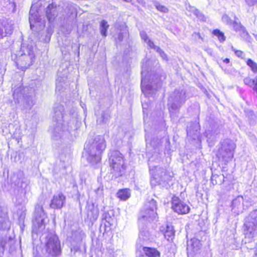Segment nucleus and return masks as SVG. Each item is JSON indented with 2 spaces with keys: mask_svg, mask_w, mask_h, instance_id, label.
<instances>
[{
  "mask_svg": "<svg viewBox=\"0 0 257 257\" xmlns=\"http://www.w3.org/2000/svg\"><path fill=\"white\" fill-rule=\"evenodd\" d=\"M123 1L126 2H130L131 0H123Z\"/></svg>",
  "mask_w": 257,
  "mask_h": 257,
  "instance_id": "58",
  "label": "nucleus"
},
{
  "mask_svg": "<svg viewBox=\"0 0 257 257\" xmlns=\"http://www.w3.org/2000/svg\"><path fill=\"white\" fill-rule=\"evenodd\" d=\"M46 252L51 256H58L61 254L60 243L58 237L55 234H49L46 237Z\"/></svg>",
  "mask_w": 257,
  "mask_h": 257,
  "instance_id": "13",
  "label": "nucleus"
},
{
  "mask_svg": "<svg viewBox=\"0 0 257 257\" xmlns=\"http://www.w3.org/2000/svg\"><path fill=\"white\" fill-rule=\"evenodd\" d=\"M106 146V142L102 136H97L92 140L89 141L85 144L84 148L88 155L87 161L92 164L99 162Z\"/></svg>",
  "mask_w": 257,
  "mask_h": 257,
  "instance_id": "5",
  "label": "nucleus"
},
{
  "mask_svg": "<svg viewBox=\"0 0 257 257\" xmlns=\"http://www.w3.org/2000/svg\"><path fill=\"white\" fill-rule=\"evenodd\" d=\"M187 99L186 90L183 88L175 89L168 98V106L170 114L177 113Z\"/></svg>",
  "mask_w": 257,
  "mask_h": 257,
  "instance_id": "8",
  "label": "nucleus"
},
{
  "mask_svg": "<svg viewBox=\"0 0 257 257\" xmlns=\"http://www.w3.org/2000/svg\"><path fill=\"white\" fill-rule=\"evenodd\" d=\"M172 207L178 214H185L190 211V207L178 197L174 196L172 199Z\"/></svg>",
  "mask_w": 257,
  "mask_h": 257,
  "instance_id": "17",
  "label": "nucleus"
},
{
  "mask_svg": "<svg viewBox=\"0 0 257 257\" xmlns=\"http://www.w3.org/2000/svg\"><path fill=\"white\" fill-rule=\"evenodd\" d=\"M245 1L246 4L250 7L257 4V0H245Z\"/></svg>",
  "mask_w": 257,
  "mask_h": 257,
  "instance_id": "50",
  "label": "nucleus"
},
{
  "mask_svg": "<svg viewBox=\"0 0 257 257\" xmlns=\"http://www.w3.org/2000/svg\"><path fill=\"white\" fill-rule=\"evenodd\" d=\"M236 145L233 141L225 139L221 143V147L218 149L217 155L219 160L225 163L230 161L233 157V152Z\"/></svg>",
  "mask_w": 257,
  "mask_h": 257,
  "instance_id": "10",
  "label": "nucleus"
},
{
  "mask_svg": "<svg viewBox=\"0 0 257 257\" xmlns=\"http://www.w3.org/2000/svg\"><path fill=\"white\" fill-rule=\"evenodd\" d=\"M148 221H144L143 223H140V217H139V237L140 241L141 240L147 241L151 239V234L148 230L146 224Z\"/></svg>",
  "mask_w": 257,
  "mask_h": 257,
  "instance_id": "22",
  "label": "nucleus"
},
{
  "mask_svg": "<svg viewBox=\"0 0 257 257\" xmlns=\"http://www.w3.org/2000/svg\"><path fill=\"white\" fill-rule=\"evenodd\" d=\"M140 36L142 40H143L146 43L148 42V37L147 33L144 31L140 32Z\"/></svg>",
  "mask_w": 257,
  "mask_h": 257,
  "instance_id": "46",
  "label": "nucleus"
},
{
  "mask_svg": "<svg viewBox=\"0 0 257 257\" xmlns=\"http://www.w3.org/2000/svg\"><path fill=\"white\" fill-rule=\"evenodd\" d=\"M223 62L226 63V64H228L230 62V60L228 58H225L224 60H223Z\"/></svg>",
  "mask_w": 257,
  "mask_h": 257,
  "instance_id": "56",
  "label": "nucleus"
},
{
  "mask_svg": "<svg viewBox=\"0 0 257 257\" xmlns=\"http://www.w3.org/2000/svg\"><path fill=\"white\" fill-rule=\"evenodd\" d=\"M161 141L159 139H153L150 141V145L153 148L154 155L149 159L148 164L150 167L151 174L153 177L151 180V183L153 186L156 185H161L163 187L168 188L169 186V182L171 180L172 176L170 172H167L164 168L159 167L153 164L154 161V156L160 154V146L161 145Z\"/></svg>",
  "mask_w": 257,
  "mask_h": 257,
  "instance_id": "2",
  "label": "nucleus"
},
{
  "mask_svg": "<svg viewBox=\"0 0 257 257\" xmlns=\"http://www.w3.org/2000/svg\"><path fill=\"white\" fill-rule=\"evenodd\" d=\"M148 45V46L151 48L155 50L156 52L158 51V48H160L159 47L155 45L153 41L151 40H148V42H146Z\"/></svg>",
  "mask_w": 257,
  "mask_h": 257,
  "instance_id": "43",
  "label": "nucleus"
},
{
  "mask_svg": "<svg viewBox=\"0 0 257 257\" xmlns=\"http://www.w3.org/2000/svg\"><path fill=\"white\" fill-rule=\"evenodd\" d=\"M201 244L200 241L195 238L191 239L187 242V251L188 257H193L200 250Z\"/></svg>",
  "mask_w": 257,
  "mask_h": 257,
  "instance_id": "20",
  "label": "nucleus"
},
{
  "mask_svg": "<svg viewBox=\"0 0 257 257\" xmlns=\"http://www.w3.org/2000/svg\"><path fill=\"white\" fill-rule=\"evenodd\" d=\"M245 113L249 123L251 125L254 124L257 121V112H254L250 109H246Z\"/></svg>",
  "mask_w": 257,
  "mask_h": 257,
  "instance_id": "29",
  "label": "nucleus"
},
{
  "mask_svg": "<svg viewBox=\"0 0 257 257\" xmlns=\"http://www.w3.org/2000/svg\"><path fill=\"white\" fill-rule=\"evenodd\" d=\"M29 23L31 29L34 31H39L44 26V22L42 21L38 12L35 11L32 8L30 11Z\"/></svg>",
  "mask_w": 257,
  "mask_h": 257,
  "instance_id": "16",
  "label": "nucleus"
},
{
  "mask_svg": "<svg viewBox=\"0 0 257 257\" xmlns=\"http://www.w3.org/2000/svg\"><path fill=\"white\" fill-rule=\"evenodd\" d=\"M60 160L62 161V155H61L60 156Z\"/></svg>",
  "mask_w": 257,
  "mask_h": 257,
  "instance_id": "60",
  "label": "nucleus"
},
{
  "mask_svg": "<svg viewBox=\"0 0 257 257\" xmlns=\"http://www.w3.org/2000/svg\"><path fill=\"white\" fill-rule=\"evenodd\" d=\"M11 226V222L8 216V211L6 207L0 205V229L8 230Z\"/></svg>",
  "mask_w": 257,
  "mask_h": 257,
  "instance_id": "21",
  "label": "nucleus"
},
{
  "mask_svg": "<svg viewBox=\"0 0 257 257\" xmlns=\"http://www.w3.org/2000/svg\"><path fill=\"white\" fill-rule=\"evenodd\" d=\"M141 243L137 242L136 257H160L161 252L155 247L143 246V252L139 250L141 248Z\"/></svg>",
  "mask_w": 257,
  "mask_h": 257,
  "instance_id": "14",
  "label": "nucleus"
},
{
  "mask_svg": "<svg viewBox=\"0 0 257 257\" xmlns=\"http://www.w3.org/2000/svg\"><path fill=\"white\" fill-rule=\"evenodd\" d=\"M212 34L217 37L220 42L222 43L225 41V37L224 33L218 29H215L213 31Z\"/></svg>",
  "mask_w": 257,
  "mask_h": 257,
  "instance_id": "36",
  "label": "nucleus"
},
{
  "mask_svg": "<svg viewBox=\"0 0 257 257\" xmlns=\"http://www.w3.org/2000/svg\"><path fill=\"white\" fill-rule=\"evenodd\" d=\"M193 13L196 16L197 18L200 19L201 20L205 21L204 16L201 13H200V11L197 9H195Z\"/></svg>",
  "mask_w": 257,
  "mask_h": 257,
  "instance_id": "42",
  "label": "nucleus"
},
{
  "mask_svg": "<svg viewBox=\"0 0 257 257\" xmlns=\"http://www.w3.org/2000/svg\"><path fill=\"white\" fill-rule=\"evenodd\" d=\"M109 28V25L105 20H102L100 22L99 30L101 35L103 37L107 36V29Z\"/></svg>",
  "mask_w": 257,
  "mask_h": 257,
  "instance_id": "31",
  "label": "nucleus"
},
{
  "mask_svg": "<svg viewBox=\"0 0 257 257\" xmlns=\"http://www.w3.org/2000/svg\"><path fill=\"white\" fill-rule=\"evenodd\" d=\"M47 215L45 213L42 205L38 203L35 206L33 215V224L37 231H42L45 228Z\"/></svg>",
  "mask_w": 257,
  "mask_h": 257,
  "instance_id": "12",
  "label": "nucleus"
},
{
  "mask_svg": "<svg viewBox=\"0 0 257 257\" xmlns=\"http://www.w3.org/2000/svg\"><path fill=\"white\" fill-rule=\"evenodd\" d=\"M127 37V30H124L123 32H120L118 35V40L119 41H122L123 39V36Z\"/></svg>",
  "mask_w": 257,
  "mask_h": 257,
  "instance_id": "44",
  "label": "nucleus"
},
{
  "mask_svg": "<svg viewBox=\"0 0 257 257\" xmlns=\"http://www.w3.org/2000/svg\"><path fill=\"white\" fill-rule=\"evenodd\" d=\"M155 6L156 9L161 12L166 13L168 12V9L166 7L161 5L158 2L155 3Z\"/></svg>",
  "mask_w": 257,
  "mask_h": 257,
  "instance_id": "41",
  "label": "nucleus"
},
{
  "mask_svg": "<svg viewBox=\"0 0 257 257\" xmlns=\"http://www.w3.org/2000/svg\"><path fill=\"white\" fill-rule=\"evenodd\" d=\"M157 52L159 54L160 56L164 60L167 61V55L161 48H158V51Z\"/></svg>",
  "mask_w": 257,
  "mask_h": 257,
  "instance_id": "45",
  "label": "nucleus"
},
{
  "mask_svg": "<svg viewBox=\"0 0 257 257\" xmlns=\"http://www.w3.org/2000/svg\"><path fill=\"white\" fill-rule=\"evenodd\" d=\"M84 233L81 231H75L72 232V238L76 242V244L71 243V251L75 254L80 249V245L78 244L82 239V235Z\"/></svg>",
  "mask_w": 257,
  "mask_h": 257,
  "instance_id": "25",
  "label": "nucleus"
},
{
  "mask_svg": "<svg viewBox=\"0 0 257 257\" xmlns=\"http://www.w3.org/2000/svg\"><path fill=\"white\" fill-rule=\"evenodd\" d=\"M175 235V231L172 226L167 225L166 230L164 233L165 238L168 241H172Z\"/></svg>",
  "mask_w": 257,
  "mask_h": 257,
  "instance_id": "30",
  "label": "nucleus"
},
{
  "mask_svg": "<svg viewBox=\"0 0 257 257\" xmlns=\"http://www.w3.org/2000/svg\"><path fill=\"white\" fill-rule=\"evenodd\" d=\"M109 117L110 116L108 114L103 112L101 116L97 118V122L98 124L106 123L109 119Z\"/></svg>",
  "mask_w": 257,
  "mask_h": 257,
  "instance_id": "34",
  "label": "nucleus"
},
{
  "mask_svg": "<svg viewBox=\"0 0 257 257\" xmlns=\"http://www.w3.org/2000/svg\"><path fill=\"white\" fill-rule=\"evenodd\" d=\"M200 126L198 122L195 121L189 123L187 127V138L189 140L201 141L200 136Z\"/></svg>",
  "mask_w": 257,
  "mask_h": 257,
  "instance_id": "15",
  "label": "nucleus"
},
{
  "mask_svg": "<svg viewBox=\"0 0 257 257\" xmlns=\"http://www.w3.org/2000/svg\"><path fill=\"white\" fill-rule=\"evenodd\" d=\"M103 188L99 187L95 190V192L97 195H101L102 193Z\"/></svg>",
  "mask_w": 257,
  "mask_h": 257,
  "instance_id": "53",
  "label": "nucleus"
},
{
  "mask_svg": "<svg viewBox=\"0 0 257 257\" xmlns=\"http://www.w3.org/2000/svg\"><path fill=\"white\" fill-rule=\"evenodd\" d=\"M157 160H158V161H159L160 160V158L159 157H158V158H157Z\"/></svg>",
  "mask_w": 257,
  "mask_h": 257,
  "instance_id": "62",
  "label": "nucleus"
},
{
  "mask_svg": "<svg viewBox=\"0 0 257 257\" xmlns=\"http://www.w3.org/2000/svg\"><path fill=\"white\" fill-rule=\"evenodd\" d=\"M247 65L250 68L251 70L254 73H257V63L254 62L250 58L247 59L246 61Z\"/></svg>",
  "mask_w": 257,
  "mask_h": 257,
  "instance_id": "35",
  "label": "nucleus"
},
{
  "mask_svg": "<svg viewBox=\"0 0 257 257\" xmlns=\"http://www.w3.org/2000/svg\"><path fill=\"white\" fill-rule=\"evenodd\" d=\"M150 64V61L143 62L142 66V80L141 88L143 93L147 97H154L158 89L162 86V82L160 81L158 74L150 76V80L146 77L149 73V68L148 66Z\"/></svg>",
  "mask_w": 257,
  "mask_h": 257,
  "instance_id": "4",
  "label": "nucleus"
},
{
  "mask_svg": "<svg viewBox=\"0 0 257 257\" xmlns=\"http://www.w3.org/2000/svg\"><path fill=\"white\" fill-rule=\"evenodd\" d=\"M66 158H67L68 159L69 158V155H68L67 156H66Z\"/></svg>",
  "mask_w": 257,
  "mask_h": 257,
  "instance_id": "61",
  "label": "nucleus"
},
{
  "mask_svg": "<svg viewBox=\"0 0 257 257\" xmlns=\"http://www.w3.org/2000/svg\"><path fill=\"white\" fill-rule=\"evenodd\" d=\"M232 50L235 52V55L238 57L241 58L243 55V52L240 50H235L233 47H232Z\"/></svg>",
  "mask_w": 257,
  "mask_h": 257,
  "instance_id": "51",
  "label": "nucleus"
},
{
  "mask_svg": "<svg viewBox=\"0 0 257 257\" xmlns=\"http://www.w3.org/2000/svg\"><path fill=\"white\" fill-rule=\"evenodd\" d=\"M243 82L244 84L253 89L254 87V79H251L250 77H247L244 78Z\"/></svg>",
  "mask_w": 257,
  "mask_h": 257,
  "instance_id": "39",
  "label": "nucleus"
},
{
  "mask_svg": "<svg viewBox=\"0 0 257 257\" xmlns=\"http://www.w3.org/2000/svg\"><path fill=\"white\" fill-rule=\"evenodd\" d=\"M239 32L241 33V36L242 37L246 38L249 36L248 32L246 31L244 27H243Z\"/></svg>",
  "mask_w": 257,
  "mask_h": 257,
  "instance_id": "49",
  "label": "nucleus"
},
{
  "mask_svg": "<svg viewBox=\"0 0 257 257\" xmlns=\"http://www.w3.org/2000/svg\"><path fill=\"white\" fill-rule=\"evenodd\" d=\"M108 163L110 173L115 178L120 177L124 172L125 166L122 155L118 151H112L108 154Z\"/></svg>",
  "mask_w": 257,
  "mask_h": 257,
  "instance_id": "7",
  "label": "nucleus"
},
{
  "mask_svg": "<svg viewBox=\"0 0 257 257\" xmlns=\"http://www.w3.org/2000/svg\"><path fill=\"white\" fill-rule=\"evenodd\" d=\"M253 90H257V75L254 78Z\"/></svg>",
  "mask_w": 257,
  "mask_h": 257,
  "instance_id": "54",
  "label": "nucleus"
},
{
  "mask_svg": "<svg viewBox=\"0 0 257 257\" xmlns=\"http://www.w3.org/2000/svg\"><path fill=\"white\" fill-rule=\"evenodd\" d=\"M3 29L5 30L4 33L6 36L7 35H11L14 29L13 24L11 22L10 23L8 22H5L3 23Z\"/></svg>",
  "mask_w": 257,
  "mask_h": 257,
  "instance_id": "32",
  "label": "nucleus"
},
{
  "mask_svg": "<svg viewBox=\"0 0 257 257\" xmlns=\"http://www.w3.org/2000/svg\"><path fill=\"white\" fill-rule=\"evenodd\" d=\"M146 143H147V147L148 148V144H149V142L150 141L149 139H148V137H146Z\"/></svg>",
  "mask_w": 257,
  "mask_h": 257,
  "instance_id": "57",
  "label": "nucleus"
},
{
  "mask_svg": "<svg viewBox=\"0 0 257 257\" xmlns=\"http://www.w3.org/2000/svg\"><path fill=\"white\" fill-rule=\"evenodd\" d=\"M222 19L223 22L226 23V24L228 25H230L232 22V21L230 20L227 15H223L222 16Z\"/></svg>",
  "mask_w": 257,
  "mask_h": 257,
  "instance_id": "47",
  "label": "nucleus"
},
{
  "mask_svg": "<svg viewBox=\"0 0 257 257\" xmlns=\"http://www.w3.org/2000/svg\"><path fill=\"white\" fill-rule=\"evenodd\" d=\"M102 219L110 224L112 218L108 212H104L102 216Z\"/></svg>",
  "mask_w": 257,
  "mask_h": 257,
  "instance_id": "40",
  "label": "nucleus"
},
{
  "mask_svg": "<svg viewBox=\"0 0 257 257\" xmlns=\"http://www.w3.org/2000/svg\"><path fill=\"white\" fill-rule=\"evenodd\" d=\"M15 240L14 237L7 235L3 236L0 235V257H2L4 250L6 248L9 247V250L11 251L14 249Z\"/></svg>",
  "mask_w": 257,
  "mask_h": 257,
  "instance_id": "19",
  "label": "nucleus"
},
{
  "mask_svg": "<svg viewBox=\"0 0 257 257\" xmlns=\"http://www.w3.org/2000/svg\"><path fill=\"white\" fill-rule=\"evenodd\" d=\"M99 215V211L97 208L94 207V205H88L87 207V217L91 222L95 221Z\"/></svg>",
  "mask_w": 257,
  "mask_h": 257,
  "instance_id": "27",
  "label": "nucleus"
},
{
  "mask_svg": "<svg viewBox=\"0 0 257 257\" xmlns=\"http://www.w3.org/2000/svg\"><path fill=\"white\" fill-rule=\"evenodd\" d=\"M243 232L245 238L251 242L257 237V210L251 211L244 220Z\"/></svg>",
  "mask_w": 257,
  "mask_h": 257,
  "instance_id": "9",
  "label": "nucleus"
},
{
  "mask_svg": "<svg viewBox=\"0 0 257 257\" xmlns=\"http://www.w3.org/2000/svg\"><path fill=\"white\" fill-rule=\"evenodd\" d=\"M157 202L154 199L148 200L145 204L144 210L141 211L140 214V223L144 221H152L157 216Z\"/></svg>",
  "mask_w": 257,
  "mask_h": 257,
  "instance_id": "11",
  "label": "nucleus"
},
{
  "mask_svg": "<svg viewBox=\"0 0 257 257\" xmlns=\"http://www.w3.org/2000/svg\"><path fill=\"white\" fill-rule=\"evenodd\" d=\"M46 15L50 22L53 21L58 15L56 5L49 4L46 8Z\"/></svg>",
  "mask_w": 257,
  "mask_h": 257,
  "instance_id": "26",
  "label": "nucleus"
},
{
  "mask_svg": "<svg viewBox=\"0 0 257 257\" xmlns=\"http://www.w3.org/2000/svg\"><path fill=\"white\" fill-rule=\"evenodd\" d=\"M116 195L120 200L126 201L131 196V190L127 188L120 189L117 192Z\"/></svg>",
  "mask_w": 257,
  "mask_h": 257,
  "instance_id": "28",
  "label": "nucleus"
},
{
  "mask_svg": "<svg viewBox=\"0 0 257 257\" xmlns=\"http://www.w3.org/2000/svg\"><path fill=\"white\" fill-rule=\"evenodd\" d=\"M243 198L242 196H238L232 201L231 210L237 215L242 212L243 210Z\"/></svg>",
  "mask_w": 257,
  "mask_h": 257,
  "instance_id": "24",
  "label": "nucleus"
},
{
  "mask_svg": "<svg viewBox=\"0 0 257 257\" xmlns=\"http://www.w3.org/2000/svg\"><path fill=\"white\" fill-rule=\"evenodd\" d=\"M23 53L19 56L16 54L12 55V59L18 69L25 71L33 64L35 60L33 48L28 45L23 50Z\"/></svg>",
  "mask_w": 257,
  "mask_h": 257,
  "instance_id": "6",
  "label": "nucleus"
},
{
  "mask_svg": "<svg viewBox=\"0 0 257 257\" xmlns=\"http://www.w3.org/2000/svg\"><path fill=\"white\" fill-rule=\"evenodd\" d=\"M24 180V173L21 171L14 173L10 178L12 186L18 188H25L27 185V183Z\"/></svg>",
  "mask_w": 257,
  "mask_h": 257,
  "instance_id": "18",
  "label": "nucleus"
},
{
  "mask_svg": "<svg viewBox=\"0 0 257 257\" xmlns=\"http://www.w3.org/2000/svg\"><path fill=\"white\" fill-rule=\"evenodd\" d=\"M64 106L60 104H55L53 107V121L55 122L52 132V138L54 140H61V142H68L67 140H73V136H75V131L78 127L80 122L77 120L76 114L72 116L64 114Z\"/></svg>",
  "mask_w": 257,
  "mask_h": 257,
  "instance_id": "1",
  "label": "nucleus"
},
{
  "mask_svg": "<svg viewBox=\"0 0 257 257\" xmlns=\"http://www.w3.org/2000/svg\"><path fill=\"white\" fill-rule=\"evenodd\" d=\"M218 176L217 175H212V177L211 178V182L212 183V184L213 185H215L217 184V181L215 180V178H217Z\"/></svg>",
  "mask_w": 257,
  "mask_h": 257,
  "instance_id": "52",
  "label": "nucleus"
},
{
  "mask_svg": "<svg viewBox=\"0 0 257 257\" xmlns=\"http://www.w3.org/2000/svg\"><path fill=\"white\" fill-rule=\"evenodd\" d=\"M53 32V30L51 27L48 28L45 34V38H43L42 36L40 38V40L45 43H48L50 40L51 36Z\"/></svg>",
  "mask_w": 257,
  "mask_h": 257,
  "instance_id": "33",
  "label": "nucleus"
},
{
  "mask_svg": "<svg viewBox=\"0 0 257 257\" xmlns=\"http://www.w3.org/2000/svg\"><path fill=\"white\" fill-rule=\"evenodd\" d=\"M65 200L66 197L62 193L55 195L50 204V207L53 209H61L65 204Z\"/></svg>",
  "mask_w": 257,
  "mask_h": 257,
  "instance_id": "23",
  "label": "nucleus"
},
{
  "mask_svg": "<svg viewBox=\"0 0 257 257\" xmlns=\"http://www.w3.org/2000/svg\"><path fill=\"white\" fill-rule=\"evenodd\" d=\"M230 25H232L234 31L236 32H240L244 27L240 23H237L236 21L232 22Z\"/></svg>",
  "mask_w": 257,
  "mask_h": 257,
  "instance_id": "37",
  "label": "nucleus"
},
{
  "mask_svg": "<svg viewBox=\"0 0 257 257\" xmlns=\"http://www.w3.org/2000/svg\"><path fill=\"white\" fill-rule=\"evenodd\" d=\"M255 40L257 41V35L254 36Z\"/></svg>",
  "mask_w": 257,
  "mask_h": 257,
  "instance_id": "59",
  "label": "nucleus"
},
{
  "mask_svg": "<svg viewBox=\"0 0 257 257\" xmlns=\"http://www.w3.org/2000/svg\"><path fill=\"white\" fill-rule=\"evenodd\" d=\"M147 106H148L147 104H146L144 103H142V107H143L144 113H145V109H147Z\"/></svg>",
  "mask_w": 257,
  "mask_h": 257,
  "instance_id": "55",
  "label": "nucleus"
},
{
  "mask_svg": "<svg viewBox=\"0 0 257 257\" xmlns=\"http://www.w3.org/2000/svg\"><path fill=\"white\" fill-rule=\"evenodd\" d=\"M12 86L13 99L17 107L26 112L29 111L35 103L34 89L24 87L21 82Z\"/></svg>",
  "mask_w": 257,
  "mask_h": 257,
  "instance_id": "3",
  "label": "nucleus"
},
{
  "mask_svg": "<svg viewBox=\"0 0 257 257\" xmlns=\"http://www.w3.org/2000/svg\"><path fill=\"white\" fill-rule=\"evenodd\" d=\"M56 90L58 91H61L62 90V85L60 81L58 79L56 80Z\"/></svg>",
  "mask_w": 257,
  "mask_h": 257,
  "instance_id": "48",
  "label": "nucleus"
},
{
  "mask_svg": "<svg viewBox=\"0 0 257 257\" xmlns=\"http://www.w3.org/2000/svg\"><path fill=\"white\" fill-rule=\"evenodd\" d=\"M67 8L68 10L69 13L72 15L73 14H76V5L72 3L68 4Z\"/></svg>",
  "mask_w": 257,
  "mask_h": 257,
  "instance_id": "38",
  "label": "nucleus"
}]
</instances>
